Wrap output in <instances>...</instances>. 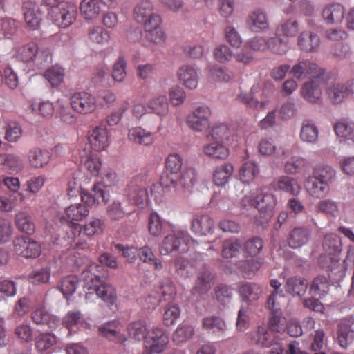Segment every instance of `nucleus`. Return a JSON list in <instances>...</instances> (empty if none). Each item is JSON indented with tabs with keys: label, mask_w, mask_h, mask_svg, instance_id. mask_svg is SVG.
I'll return each instance as SVG.
<instances>
[{
	"label": "nucleus",
	"mask_w": 354,
	"mask_h": 354,
	"mask_svg": "<svg viewBox=\"0 0 354 354\" xmlns=\"http://www.w3.org/2000/svg\"><path fill=\"white\" fill-rule=\"evenodd\" d=\"M319 73H324L323 70L318 68V66L310 61H301L295 64L291 73L297 78L310 77L315 78Z\"/></svg>",
	"instance_id": "393cba45"
},
{
	"label": "nucleus",
	"mask_w": 354,
	"mask_h": 354,
	"mask_svg": "<svg viewBox=\"0 0 354 354\" xmlns=\"http://www.w3.org/2000/svg\"><path fill=\"white\" fill-rule=\"evenodd\" d=\"M15 253L25 258H37L41 252L40 244L29 236L21 235L14 240Z\"/></svg>",
	"instance_id": "6e6552de"
},
{
	"label": "nucleus",
	"mask_w": 354,
	"mask_h": 354,
	"mask_svg": "<svg viewBox=\"0 0 354 354\" xmlns=\"http://www.w3.org/2000/svg\"><path fill=\"white\" fill-rule=\"evenodd\" d=\"M259 174V168L256 163L248 161L243 164L239 170L240 180L244 183L252 181Z\"/></svg>",
	"instance_id": "13d9d810"
},
{
	"label": "nucleus",
	"mask_w": 354,
	"mask_h": 354,
	"mask_svg": "<svg viewBox=\"0 0 354 354\" xmlns=\"http://www.w3.org/2000/svg\"><path fill=\"white\" fill-rule=\"evenodd\" d=\"M308 167V162L300 156H292L284 165L287 174H296L302 172Z\"/></svg>",
	"instance_id": "5fc2aeb1"
},
{
	"label": "nucleus",
	"mask_w": 354,
	"mask_h": 354,
	"mask_svg": "<svg viewBox=\"0 0 354 354\" xmlns=\"http://www.w3.org/2000/svg\"><path fill=\"white\" fill-rule=\"evenodd\" d=\"M194 243V240L187 232L176 230L163 238L159 245V252L161 255H168L176 251L185 253Z\"/></svg>",
	"instance_id": "f03ea898"
},
{
	"label": "nucleus",
	"mask_w": 354,
	"mask_h": 354,
	"mask_svg": "<svg viewBox=\"0 0 354 354\" xmlns=\"http://www.w3.org/2000/svg\"><path fill=\"white\" fill-rule=\"evenodd\" d=\"M234 171L233 165L230 163H224L218 166L213 174V180L217 186H224Z\"/></svg>",
	"instance_id": "de8ad7c7"
},
{
	"label": "nucleus",
	"mask_w": 354,
	"mask_h": 354,
	"mask_svg": "<svg viewBox=\"0 0 354 354\" xmlns=\"http://www.w3.org/2000/svg\"><path fill=\"white\" fill-rule=\"evenodd\" d=\"M147 178L143 175L133 177L127 185V196L138 206L143 207L149 198Z\"/></svg>",
	"instance_id": "39448f33"
},
{
	"label": "nucleus",
	"mask_w": 354,
	"mask_h": 354,
	"mask_svg": "<svg viewBox=\"0 0 354 354\" xmlns=\"http://www.w3.org/2000/svg\"><path fill=\"white\" fill-rule=\"evenodd\" d=\"M322 246L328 254H336L342 250L341 239L335 233H328L324 237Z\"/></svg>",
	"instance_id": "3c124183"
},
{
	"label": "nucleus",
	"mask_w": 354,
	"mask_h": 354,
	"mask_svg": "<svg viewBox=\"0 0 354 354\" xmlns=\"http://www.w3.org/2000/svg\"><path fill=\"white\" fill-rule=\"evenodd\" d=\"M263 247V240L259 237H254L245 242L244 245L245 251L251 256V258L239 262V268L247 277L253 276L261 268L262 262L256 256L260 252Z\"/></svg>",
	"instance_id": "7ed1b4c3"
},
{
	"label": "nucleus",
	"mask_w": 354,
	"mask_h": 354,
	"mask_svg": "<svg viewBox=\"0 0 354 354\" xmlns=\"http://www.w3.org/2000/svg\"><path fill=\"white\" fill-rule=\"evenodd\" d=\"M104 223L102 220L92 217L82 227L75 223L68 224V228H70L71 234L68 236V242L71 248L84 249L86 246V239L85 236H93L100 234L102 232Z\"/></svg>",
	"instance_id": "f257e3e1"
},
{
	"label": "nucleus",
	"mask_w": 354,
	"mask_h": 354,
	"mask_svg": "<svg viewBox=\"0 0 354 354\" xmlns=\"http://www.w3.org/2000/svg\"><path fill=\"white\" fill-rule=\"evenodd\" d=\"M208 143L203 147V153L208 157L214 159L225 160L230 153L228 145L219 140H213L207 137Z\"/></svg>",
	"instance_id": "412c9836"
},
{
	"label": "nucleus",
	"mask_w": 354,
	"mask_h": 354,
	"mask_svg": "<svg viewBox=\"0 0 354 354\" xmlns=\"http://www.w3.org/2000/svg\"><path fill=\"white\" fill-rule=\"evenodd\" d=\"M254 88L252 87L249 92H241L238 95L237 99L246 105L247 107L254 109H263L267 102H259L254 99Z\"/></svg>",
	"instance_id": "e2e57ef3"
},
{
	"label": "nucleus",
	"mask_w": 354,
	"mask_h": 354,
	"mask_svg": "<svg viewBox=\"0 0 354 354\" xmlns=\"http://www.w3.org/2000/svg\"><path fill=\"white\" fill-rule=\"evenodd\" d=\"M147 106L152 113L161 117L166 115L169 111V103L165 95L153 97L149 100Z\"/></svg>",
	"instance_id": "a18cd8bd"
},
{
	"label": "nucleus",
	"mask_w": 354,
	"mask_h": 354,
	"mask_svg": "<svg viewBox=\"0 0 354 354\" xmlns=\"http://www.w3.org/2000/svg\"><path fill=\"white\" fill-rule=\"evenodd\" d=\"M308 287L307 281L300 277H292L287 279L284 286L286 292L292 296H302Z\"/></svg>",
	"instance_id": "e433bc0d"
},
{
	"label": "nucleus",
	"mask_w": 354,
	"mask_h": 354,
	"mask_svg": "<svg viewBox=\"0 0 354 354\" xmlns=\"http://www.w3.org/2000/svg\"><path fill=\"white\" fill-rule=\"evenodd\" d=\"M24 168L22 160L12 153L0 154V170L8 174H17Z\"/></svg>",
	"instance_id": "bb28decb"
},
{
	"label": "nucleus",
	"mask_w": 354,
	"mask_h": 354,
	"mask_svg": "<svg viewBox=\"0 0 354 354\" xmlns=\"http://www.w3.org/2000/svg\"><path fill=\"white\" fill-rule=\"evenodd\" d=\"M212 111L206 105H200L197 106L187 117V124L188 127L195 131H203L207 129L210 124V118Z\"/></svg>",
	"instance_id": "0eeeda50"
},
{
	"label": "nucleus",
	"mask_w": 354,
	"mask_h": 354,
	"mask_svg": "<svg viewBox=\"0 0 354 354\" xmlns=\"http://www.w3.org/2000/svg\"><path fill=\"white\" fill-rule=\"evenodd\" d=\"M233 133L227 125L221 124L214 127L207 137L221 141L227 145L231 144Z\"/></svg>",
	"instance_id": "603ef678"
},
{
	"label": "nucleus",
	"mask_w": 354,
	"mask_h": 354,
	"mask_svg": "<svg viewBox=\"0 0 354 354\" xmlns=\"http://www.w3.org/2000/svg\"><path fill=\"white\" fill-rule=\"evenodd\" d=\"M347 36L346 32L341 28H329L325 31L326 39L337 42L334 53L338 57L346 56L348 50V45L343 42Z\"/></svg>",
	"instance_id": "6ab92c4d"
},
{
	"label": "nucleus",
	"mask_w": 354,
	"mask_h": 354,
	"mask_svg": "<svg viewBox=\"0 0 354 354\" xmlns=\"http://www.w3.org/2000/svg\"><path fill=\"white\" fill-rule=\"evenodd\" d=\"M72 109L80 113H90L96 109V100L94 96L86 92H79L71 97Z\"/></svg>",
	"instance_id": "9b49d317"
},
{
	"label": "nucleus",
	"mask_w": 354,
	"mask_h": 354,
	"mask_svg": "<svg viewBox=\"0 0 354 354\" xmlns=\"http://www.w3.org/2000/svg\"><path fill=\"white\" fill-rule=\"evenodd\" d=\"M88 290H93L98 297L110 304H113L117 299L115 288L97 275L91 277V286L88 288Z\"/></svg>",
	"instance_id": "9d476101"
},
{
	"label": "nucleus",
	"mask_w": 354,
	"mask_h": 354,
	"mask_svg": "<svg viewBox=\"0 0 354 354\" xmlns=\"http://www.w3.org/2000/svg\"><path fill=\"white\" fill-rule=\"evenodd\" d=\"M179 82L188 89H195L198 86L199 75L198 70L192 65H183L177 71Z\"/></svg>",
	"instance_id": "f3484780"
},
{
	"label": "nucleus",
	"mask_w": 354,
	"mask_h": 354,
	"mask_svg": "<svg viewBox=\"0 0 354 354\" xmlns=\"http://www.w3.org/2000/svg\"><path fill=\"white\" fill-rule=\"evenodd\" d=\"M15 223L17 228L28 234H32L35 231V225L32 217L25 212H20L15 216Z\"/></svg>",
	"instance_id": "49530a36"
},
{
	"label": "nucleus",
	"mask_w": 354,
	"mask_h": 354,
	"mask_svg": "<svg viewBox=\"0 0 354 354\" xmlns=\"http://www.w3.org/2000/svg\"><path fill=\"white\" fill-rule=\"evenodd\" d=\"M354 340V331L349 324L341 322L337 326V342L344 349H347Z\"/></svg>",
	"instance_id": "c9c22d12"
},
{
	"label": "nucleus",
	"mask_w": 354,
	"mask_h": 354,
	"mask_svg": "<svg viewBox=\"0 0 354 354\" xmlns=\"http://www.w3.org/2000/svg\"><path fill=\"white\" fill-rule=\"evenodd\" d=\"M37 53V46L34 43H30L19 48L15 56L19 60L28 63L35 62Z\"/></svg>",
	"instance_id": "052dcab7"
},
{
	"label": "nucleus",
	"mask_w": 354,
	"mask_h": 354,
	"mask_svg": "<svg viewBox=\"0 0 354 354\" xmlns=\"http://www.w3.org/2000/svg\"><path fill=\"white\" fill-rule=\"evenodd\" d=\"M297 45L302 51L317 52L320 46V38L316 33L307 30L303 31L297 37Z\"/></svg>",
	"instance_id": "b1692460"
},
{
	"label": "nucleus",
	"mask_w": 354,
	"mask_h": 354,
	"mask_svg": "<svg viewBox=\"0 0 354 354\" xmlns=\"http://www.w3.org/2000/svg\"><path fill=\"white\" fill-rule=\"evenodd\" d=\"M154 133L149 131L141 127H135L129 129L128 138L134 144L149 146L154 142Z\"/></svg>",
	"instance_id": "a878e982"
},
{
	"label": "nucleus",
	"mask_w": 354,
	"mask_h": 354,
	"mask_svg": "<svg viewBox=\"0 0 354 354\" xmlns=\"http://www.w3.org/2000/svg\"><path fill=\"white\" fill-rule=\"evenodd\" d=\"M274 189L283 191L297 196L301 192V186L297 179L287 176H282L277 180Z\"/></svg>",
	"instance_id": "473e14b6"
},
{
	"label": "nucleus",
	"mask_w": 354,
	"mask_h": 354,
	"mask_svg": "<svg viewBox=\"0 0 354 354\" xmlns=\"http://www.w3.org/2000/svg\"><path fill=\"white\" fill-rule=\"evenodd\" d=\"M88 37L94 44L104 45L109 41L111 35L109 31L99 26H93L88 28Z\"/></svg>",
	"instance_id": "864d4df0"
},
{
	"label": "nucleus",
	"mask_w": 354,
	"mask_h": 354,
	"mask_svg": "<svg viewBox=\"0 0 354 354\" xmlns=\"http://www.w3.org/2000/svg\"><path fill=\"white\" fill-rule=\"evenodd\" d=\"M148 324L146 320H137L131 322L127 326L129 335L133 339L142 341L146 339L148 335Z\"/></svg>",
	"instance_id": "09e8293b"
},
{
	"label": "nucleus",
	"mask_w": 354,
	"mask_h": 354,
	"mask_svg": "<svg viewBox=\"0 0 354 354\" xmlns=\"http://www.w3.org/2000/svg\"><path fill=\"white\" fill-rule=\"evenodd\" d=\"M310 235L311 230L308 227H295L288 236V244L292 248H299L308 242Z\"/></svg>",
	"instance_id": "4be33fe9"
},
{
	"label": "nucleus",
	"mask_w": 354,
	"mask_h": 354,
	"mask_svg": "<svg viewBox=\"0 0 354 354\" xmlns=\"http://www.w3.org/2000/svg\"><path fill=\"white\" fill-rule=\"evenodd\" d=\"M73 184V187H68V197L78 193L81 201L89 206L100 203L106 204L109 201V194L104 190V185L100 182L95 183L91 192L82 190L80 185L77 181Z\"/></svg>",
	"instance_id": "20e7f679"
},
{
	"label": "nucleus",
	"mask_w": 354,
	"mask_h": 354,
	"mask_svg": "<svg viewBox=\"0 0 354 354\" xmlns=\"http://www.w3.org/2000/svg\"><path fill=\"white\" fill-rule=\"evenodd\" d=\"M42 3L50 8V14L55 21L66 18V1L65 0H42Z\"/></svg>",
	"instance_id": "a19ab883"
},
{
	"label": "nucleus",
	"mask_w": 354,
	"mask_h": 354,
	"mask_svg": "<svg viewBox=\"0 0 354 354\" xmlns=\"http://www.w3.org/2000/svg\"><path fill=\"white\" fill-rule=\"evenodd\" d=\"M337 136L354 147V122L349 118H342L333 125Z\"/></svg>",
	"instance_id": "a211bd4d"
},
{
	"label": "nucleus",
	"mask_w": 354,
	"mask_h": 354,
	"mask_svg": "<svg viewBox=\"0 0 354 354\" xmlns=\"http://www.w3.org/2000/svg\"><path fill=\"white\" fill-rule=\"evenodd\" d=\"M202 326L203 329L217 336L222 335L227 329L225 321L220 317L214 315L203 318Z\"/></svg>",
	"instance_id": "72a5a7b5"
},
{
	"label": "nucleus",
	"mask_w": 354,
	"mask_h": 354,
	"mask_svg": "<svg viewBox=\"0 0 354 354\" xmlns=\"http://www.w3.org/2000/svg\"><path fill=\"white\" fill-rule=\"evenodd\" d=\"M88 209L86 206L81 203L71 204L68 207V220L71 219V221L68 224L75 221H79L82 220L84 218L88 216Z\"/></svg>",
	"instance_id": "0e129e2a"
},
{
	"label": "nucleus",
	"mask_w": 354,
	"mask_h": 354,
	"mask_svg": "<svg viewBox=\"0 0 354 354\" xmlns=\"http://www.w3.org/2000/svg\"><path fill=\"white\" fill-rule=\"evenodd\" d=\"M241 248L240 241L236 239L225 240L223 244L222 255L224 258L236 257Z\"/></svg>",
	"instance_id": "774afa93"
},
{
	"label": "nucleus",
	"mask_w": 354,
	"mask_h": 354,
	"mask_svg": "<svg viewBox=\"0 0 354 354\" xmlns=\"http://www.w3.org/2000/svg\"><path fill=\"white\" fill-rule=\"evenodd\" d=\"M247 27L253 32H261L269 27V19L265 9L257 8L250 11L245 19Z\"/></svg>",
	"instance_id": "f8f14e48"
},
{
	"label": "nucleus",
	"mask_w": 354,
	"mask_h": 354,
	"mask_svg": "<svg viewBox=\"0 0 354 354\" xmlns=\"http://www.w3.org/2000/svg\"><path fill=\"white\" fill-rule=\"evenodd\" d=\"M209 77L217 82H229L235 79L236 75L233 71L219 66H212L209 68Z\"/></svg>",
	"instance_id": "37998d69"
},
{
	"label": "nucleus",
	"mask_w": 354,
	"mask_h": 354,
	"mask_svg": "<svg viewBox=\"0 0 354 354\" xmlns=\"http://www.w3.org/2000/svg\"><path fill=\"white\" fill-rule=\"evenodd\" d=\"M329 288L328 279L324 276H318L314 279L310 288V292L315 297L322 298L328 292Z\"/></svg>",
	"instance_id": "6e6d98bb"
},
{
	"label": "nucleus",
	"mask_w": 354,
	"mask_h": 354,
	"mask_svg": "<svg viewBox=\"0 0 354 354\" xmlns=\"http://www.w3.org/2000/svg\"><path fill=\"white\" fill-rule=\"evenodd\" d=\"M32 319L37 324H46L49 328H55L59 324V319L51 314H49L43 308H36L32 313Z\"/></svg>",
	"instance_id": "f704fd0d"
},
{
	"label": "nucleus",
	"mask_w": 354,
	"mask_h": 354,
	"mask_svg": "<svg viewBox=\"0 0 354 354\" xmlns=\"http://www.w3.org/2000/svg\"><path fill=\"white\" fill-rule=\"evenodd\" d=\"M306 187L309 194L315 198H322L328 192V183L319 180L314 176L308 178Z\"/></svg>",
	"instance_id": "ea45409f"
},
{
	"label": "nucleus",
	"mask_w": 354,
	"mask_h": 354,
	"mask_svg": "<svg viewBox=\"0 0 354 354\" xmlns=\"http://www.w3.org/2000/svg\"><path fill=\"white\" fill-rule=\"evenodd\" d=\"M153 4L150 0H140L133 10L135 20L141 23L151 15H153Z\"/></svg>",
	"instance_id": "c03bdc74"
},
{
	"label": "nucleus",
	"mask_w": 354,
	"mask_h": 354,
	"mask_svg": "<svg viewBox=\"0 0 354 354\" xmlns=\"http://www.w3.org/2000/svg\"><path fill=\"white\" fill-rule=\"evenodd\" d=\"M299 29L298 21L290 17L281 21L276 28V35L286 39L294 38L298 35Z\"/></svg>",
	"instance_id": "cd10ccee"
},
{
	"label": "nucleus",
	"mask_w": 354,
	"mask_h": 354,
	"mask_svg": "<svg viewBox=\"0 0 354 354\" xmlns=\"http://www.w3.org/2000/svg\"><path fill=\"white\" fill-rule=\"evenodd\" d=\"M91 147L95 151H102L109 146L108 131L105 127H95L88 136Z\"/></svg>",
	"instance_id": "aec40b11"
},
{
	"label": "nucleus",
	"mask_w": 354,
	"mask_h": 354,
	"mask_svg": "<svg viewBox=\"0 0 354 354\" xmlns=\"http://www.w3.org/2000/svg\"><path fill=\"white\" fill-rule=\"evenodd\" d=\"M194 334V328L187 324H180L173 333V341L177 344H182L190 339Z\"/></svg>",
	"instance_id": "4d7b16f0"
},
{
	"label": "nucleus",
	"mask_w": 354,
	"mask_h": 354,
	"mask_svg": "<svg viewBox=\"0 0 354 354\" xmlns=\"http://www.w3.org/2000/svg\"><path fill=\"white\" fill-rule=\"evenodd\" d=\"M196 180V172L193 168H186L180 176L176 178L171 177V183L178 189L189 190Z\"/></svg>",
	"instance_id": "c756f323"
},
{
	"label": "nucleus",
	"mask_w": 354,
	"mask_h": 354,
	"mask_svg": "<svg viewBox=\"0 0 354 354\" xmlns=\"http://www.w3.org/2000/svg\"><path fill=\"white\" fill-rule=\"evenodd\" d=\"M274 295L268 297L266 307L270 310L271 316L268 322V328L272 332L283 333L286 328V320L282 316V312L279 303L274 301Z\"/></svg>",
	"instance_id": "1a4fd4ad"
},
{
	"label": "nucleus",
	"mask_w": 354,
	"mask_h": 354,
	"mask_svg": "<svg viewBox=\"0 0 354 354\" xmlns=\"http://www.w3.org/2000/svg\"><path fill=\"white\" fill-rule=\"evenodd\" d=\"M214 221L208 214H196L191 222V230L196 234L206 235L214 228Z\"/></svg>",
	"instance_id": "5701e85b"
},
{
	"label": "nucleus",
	"mask_w": 354,
	"mask_h": 354,
	"mask_svg": "<svg viewBox=\"0 0 354 354\" xmlns=\"http://www.w3.org/2000/svg\"><path fill=\"white\" fill-rule=\"evenodd\" d=\"M318 137V129L315 124L309 120L303 122L300 132L301 139L307 142H314Z\"/></svg>",
	"instance_id": "680f3d73"
},
{
	"label": "nucleus",
	"mask_w": 354,
	"mask_h": 354,
	"mask_svg": "<svg viewBox=\"0 0 354 354\" xmlns=\"http://www.w3.org/2000/svg\"><path fill=\"white\" fill-rule=\"evenodd\" d=\"M44 76L52 86H57L64 80V68L54 66L46 71Z\"/></svg>",
	"instance_id": "338daca9"
},
{
	"label": "nucleus",
	"mask_w": 354,
	"mask_h": 354,
	"mask_svg": "<svg viewBox=\"0 0 354 354\" xmlns=\"http://www.w3.org/2000/svg\"><path fill=\"white\" fill-rule=\"evenodd\" d=\"M348 89L342 83H333L326 89V93L330 100L334 104L341 103L348 95Z\"/></svg>",
	"instance_id": "8fccbe9b"
},
{
	"label": "nucleus",
	"mask_w": 354,
	"mask_h": 354,
	"mask_svg": "<svg viewBox=\"0 0 354 354\" xmlns=\"http://www.w3.org/2000/svg\"><path fill=\"white\" fill-rule=\"evenodd\" d=\"M257 209L262 216L261 223H268L273 215V209L277 204L275 196L270 193H263L261 190L257 192Z\"/></svg>",
	"instance_id": "ddd939ff"
},
{
	"label": "nucleus",
	"mask_w": 354,
	"mask_h": 354,
	"mask_svg": "<svg viewBox=\"0 0 354 354\" xmlns=\"http://www.w3.org/2000/svg\"><path fill=\"white\" fill-rule=\"evenodd\" d=\"M239 292L242 301L250 305L259 299L262 290L256 283L246 282L239 285Z\"/></svg>",
	"instance_id": "c85d7f7f"
},
{
	"label": "nucleus",
	"mask_w": 354,
	"mask_h": 354,
	"mask_svg": "<svg viewBox=\"0 0 354 354\" xmlns=\"http://www.w3.org/2000/svg\"><path fill=\"white\" fill-rule=\"evenodd\" d=\"M176 292V287L171 280L169 278L165 279L159 287L158 298L154 299L153 306H158L162 300L170 301L173 299Z\"/></svg>",
	"instance_id": "58836bf2"
},
{
	"label": "nucleus",
	"mask_w": 354,
	"mask_h": 354,
	"mask_svg": "<svg viewBox=\"0 0 354 354\" xmlns=\"http://www.w3.org/2000/svg\"><path fill=\"white\" fill-rule=\"evenodd\" d=\"M212 279L213 277L209 271L201 273L198 277L193 290L200 295L206 293L211 288Z\"/></svg>",
	"instance_id": "69168bd1"
},
{
	"label": "nucleus",
	"mask_w": 354,
	"mask_h": 354,
	"mask_svg": "<svg viewBox=\"0 0 354 354\" xmlns=\"http://www.w3.org/2000/svg\"><path fill=\"white\" fill-rule=\"evenodd\" d=\"M28 158L30 166L34 168H42L50 162L51 154L46 149L34 148L28 152Z\"/></svg>",
	"instance_id": "2f4dec72"
},
{
	"label": "nucleus",
	"mask_w": 354,
	"mask_h": 354,
	"mask_svg": "<svg viewBox=\"0 0 354 354\" xmlns=\"http://www.w3.org/2000/svg\"><path fill=\"white\" fill-rule=\"evenodd\" d=\"M122 331L123 326L119 319L109 321L98 327V333L102 337L117 343L126 340Z\"/></svg>",
	"instance_id": "dca6fc26"
},
{
	"label": "nucleus",
	"mask_w": 354,
	"mask_h": 354,
	"mask_svg": "<svg viewBox=\"0 0 354 354\" xmlns=\"http://www.w3.org/2000/svg\"><path fill=\"white\" fill-rule=\"evenodd\" d=\"M318 212L324 214L328 217L336 218L339 214V206L337 202L331 199L321 200L316 205Z\"/></svg>",
	"instance_id": "bf43d9fd"
},
{
	"label": "nucleus",
	"mask_w": 354,
	"mask_h": 354,
	"mask_svg": "<svg viewBox=\"0 0 354 354\" xmlns=\"http://www.w3.org/2000/svg\"><path fill=\"white\" fill-rule=\"evenodd\" d=\"M344 8L339 3L326 5L322 10V17L326 24L341 23L344 17Z\"/></svg>",
	"instance_id": "7c9ffc66"
},
{
	"label": "nucleus",
	"mask_w": 354,
	"mask_h": 354,
	"mask_svg": "<svg viewBox=\"0 0 354 354\" xmlns=\"http://www.w3.org/2000/svg\"><path fill=\"white\" fill-rule=\"evenodd\" d=\"M145 344L149 354L162 353L169 344V335L161 327H153L148 331Z\"/></svg>",
	"instance_id": "423d86ee"
},
{
	"label": "nucleus",
	"mask_w": 354,
	"mask_h": 354,
	"mask_svg": "<svg viewBox=\"0 0 354 354\" xmlns=\"http://www.w3.org/2000/svg\"><path fill=\"white\" fill-rule=\"evenodd\" d=\"M37 5L35 3L28 1L23 3L22 10L24 18L27 25L32 28L37 29L40 24V19L36 14Z\"/></svg>",
	"instance_id": "4c0bfd02"
},
{
	"label": "nucleus",
	"mask_w": 354,
	"mask_h": 354,
	"mask_svg": "<svg viewBox=\"0 0 354 354\" xmlns=\"http://www.w3.org/2000/svg\"><path fill=\"white\" fill-rule=\"evenodd\" d=\"M82 17L87 21L96 19L100 12L98 0H82L80 4Z\"/></svg>",
	"instance_id": "79ce46f5"
},
{
	"label": "nucleus",
	"mask_w": 354,
	"mask_h": 354,
	"mask_svg": "<svg viewBox=\"0 0 354 354\" xmlns=\"http://www.w3.org/2000/svg\"><path fill=\"white\" fill-rule=\"evenodd\" d=\"M252 343L261 347H276L277 344H282L281 339L277 337L271 330L268 331L262 326H259L250 333Z\"/></svg>",
	"instance_id": "2eb2a0df"
},
{
	"label": "nucleus",
	"mask_w": 354,
	"mask_h": 354,
	"mask_svg": "<svg viewBox=\"0 0 354 354\" xmlns=\"http://www.w3.org/2000/svg\"><path fill=\"white\" fill-rule=\"evenodd\" d=\"M324 73H319L315 78L303 85L301 95L309 102L315 103L320 100L322 93V86L324 84Z\"/></svg>",
	"instance_id": "4468645a"
}]
</instances>
